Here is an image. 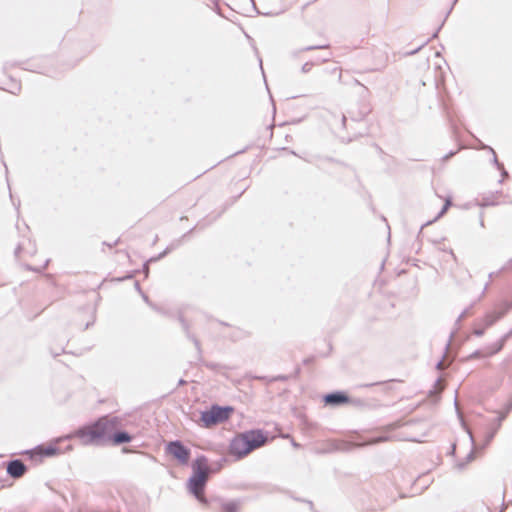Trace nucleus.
I'll return each mask as SVG.
<instances>
[{
	"label": "nucleus",
	"mask_w": 512,
	"mask_h": 512,
	"mask_svg": "<svg viewBox=\"0 0 512 512\" xmlns=\"http://www.w3.org/2000/svg\"><path fill=\"white\" fill-rule=\"evenodd\" d=\"M506 414H507V412H506V413H504V414H500L499 416H497V417L494 419V422H495V423L493 424V426H492V427L497 428V429L499 430V428H500V426H501V424H502V421H503V420L505 419V417H506Z\"/></svg>",
	"instance_id": "obj_29"
},
{
	"label": "nucleus",
	"mask_w": 512,
	"mask_h": 512,
	"mask_svg": "<svg viewBox=\"0 0 512 512\" xmlns=\"http://www.w3.org/2000/svg\"><path fill=\"white\" fill-rule=\"evenodd\" d=\"M461 420V424H462V427L464 428V430L467 432V434L469 435V438H470V441H471V444H472V449L471 451L467 454L465 460L463 461H460L457 463V467L458 469H463L465 468V466L470 463L471 461H473L476 457V451H479V452H482L479 448V446L476 444L475 442V438L472 434V432L470 431V429L464 424L463 420L460 418Z\"/></svg>",
	"instance_id": "obj_11"
},
{
	"label": "nucleus",
	"mask_w": 512,
	"mask_h": 512,
	"mask_svg": "<svg viewBox=\"0 0 512 512\" xmlns=\"http://www.w3.org/2000/svg\"><path fill=\"white\" fill-rule=\"evenodd\" d=\"M402 422L400 420L389 423L385 426H383L380 430L371 432L369 435H367L365 438H363V441L361 443L362 446L367 445H375L382 442H387L392 440V436L390 433L400 427H402Z\"/></svg>",
	"instance_id": "obj_6"
},
{
	"label": "nucleus",
	"mask_w": 512,
	"mask_h": 512,
	"mask_svg": "<svg viewBox=\"0 0 512 512\" xmlns=\"http://www.w3.org/2000/svg\"><path fill=\"white\" fill-rule=\"evenodd\" d=\"M288 379H289L288 375L273 376L270 379V383L275 382V381H287Z\"/></svg>",
	"instance_id": "obj_35"
},
{
	"label": "nucleus",
	"mask_w": 512,
	"mask_h": 512,
	"mask_svg": "<svg viewBox=\"0 0 512 512\" xmlns=\"http://www.w3.org/2000/svg\"><path fill=\"white\" fill-rule=\"evenodd\" d=\"M119 241H120V239H117V240H116L115 242H113V243H108V242L104 241V242H103V245H106V246H108V247H110V248H111V247H113V246L117 245Z\"/></svg>",
	"instance_id": "obj_50"
},
{
	"label": "nucleus",
	"mask_w": 512,
	"mask_h": 512,
	"mask_svg": "<svg viewBox=\"0 0 512 512\" xmlns=\"http://www.w3.org/2000/svg\"><path fill=\"white\" fill-rule=\"evenodd\" d=\"M257 379H259V380H263V381H267V382H270L271 377H268V376H260V377H257Z\"/></svg>",
	"instance_id": "obj_55"
},
{
	"label": "nucleus",
	"mask_w": 512,
	"mask_h": 512,
	"mask_svg": "<svg viewBox=\"0 0 512 512\" xmlns=\"http://www.w3.org/2000/svg\"><path fill=\"white\" fill-rule=\"evenodd\" d=\"M178 321L182 327V330L184 331L186 337L188 339H190L197 352H198V355H202V348H201V344H200V341L197 339V337L195 335H193L191 332H190V326H189V323L187 322V320L183 317L182 314H179L178 315Z\"/></svg>",
	"instance_id": "obj_13"
},
{
	"label": "nucleus",
	"mask_w": 512,
	"mask_h": 512,
	"mask_svg": "<svg viewBox=\"0 0 512 512\" xmlns=\"http://www.w3.org/2000/svg\"><path fill=\"white\" fill-rule=\"evenodd\" d=\"M487 328L488 327H486L485 325L483 327L474 328L472 333L476 337H482L485 334Z\"/></svg>",
	"instance_id": "obj_31"
},
{
	"label": "nucleus",
	"mask_w": 512,
	"mask_h": 512,
	"mask_svg": "<svg viewBox=\"0 0 512 512\" xmlns=\"http://www.w3.org/2000/svg\"><path fill=\"white\" fill-rule=\"evenodd\" d=\"M395 381H397V380L390 379V380H386V381H378V382L363 384L360 387L368 388V387H373V386H378V385H387L388 383L395 382Z\"/></svg>",
	"instance_id": "obj_27"
},
{
	"label": "nucleus",
	"mask_w": 512,
	"mask_h": 512,
	"mask_svg": "<svg viewBox=\"0 0 512 512\" xmlns=\"http://www.w3.org/2000/svg\"><path fill=\"white\" fill-rule=\"evenodd\" d=\"M456 453V443H452L451 444V447H450V450L448 451V455H451V456H454Z\"/></svg>",
	"instance_id": "obj_47"
},
{
	"label": "nucleus",
	"mask_w": 512,
	"mask_h": 512,
	"mask_svg": "<svg viewBox=\"0 0 512 512\" xmlns=\"http://www.w3.org/2000/svg\"><path fill=\"white\" fill-rule=\"evenodd\" d=\"M244 35H245L246 39L248 40L249 44H250V45L252 46V48L254 49L255 53L258 55V50H257V48H256V46H255V41H254V39H253V38L250 36V34H248V33H245Z\"/></svg>",
	"instance_id": "obj_36"
},
{
	"label": "nucleus",
	"mask_w": 512,
	"mask_h": 512,
	"mask_svg": "<svg viewBox=\"0 0 512 512\" xmlns=\"http://www.w3.org/2000/svg\"><path fill=\"white\" fill-rule=\"evenodd\" d=\"M506 314H507V309H503V307H501L499 310L489 312L485 315V317L483 319L484 325L486 327H491L497 321H499L501 318H503Z\"/></svg>",
	"instance_id": "obj_15"
},
{
	"label": "nucleus",
	"mask_w": 512,
	"mask_h": 512,
	"mask_svg": "<svg viewBox=\"0 0 512 512\" xmlns=\"http://www.w3.org/2000/svg\"><path fill=\"white\" fill-rule=\"evenodd\" d=\"M263 14L264 15H277V14H279V12H272V11H270V12H264Z\"/></svg>",
	"instance_id": "obj_64"
},
{
	"label": "nucleus",
	"mask_w": 512,
	"mask_h": 512,
	"mask_svg": "<svg viewBox=\"0 0 512 512\" xmlns=\"http://www.w3.org/2000/svg\"><path fill=\"white\" fill-rule=\"evenodd\" d=\"M479 217H480V220H479V222H480V226H481V227H484L483 212H481V213H480V216H479Z\"/></svg>",
	"instance_id": "obj_59"
},
{
	"label": "nucleus",
	"mask_w": 512,
	"mask_h": 512,
	"mask_svg": "<svg viewBox=\"0 0 512 512\" xmlns=\"http://www.w3.org/2000/svg\"><path fill=\"white\" fill-rule=\"evenodd\" d=\"M454 334H455V332H451L450 337H449V340H448V342H447V343H446V345H445L444 353H443V355H442L441 359H440L439 361H437V363H436V365H435V368H436L437 370H440V369H441V367H442V365H443V360H444L445 354H446V352L448 351V348H449V346H450L451 339H452V337L454 336Z\"/></svg>",
	"instance_id": "obj_25"
},
{
	"label": "nucleus",
	"mask_w": 512,
	"mask_h": 512,
	"mask_svg": "<svg viewBox=\"0 0 512 512\" xmlns=\"http://www.w3.org/2000/svg\"><path fill=\"white\" fill-rule=\"evenodd\" d=\"M164 451L171 456L178 464L187 466L190 463L191 449L181 440H171L165 444Z\"/></svg>",
	"instance_id": "obj_5"
},
{
	"label": "nucleus",
	"mask_w": 512,
	"mask_h": 512,
	"mask_svg": "<svg viewBox=\"0 0 512 512\" xmlns=\"http://www.w3.org/2000/svg\"><path fill=\"white\" fill-rule=\"evenodd\" d=\"M315 64H316L315 61H307V62H305L302 65V67H301V72L304 73V74L310 72Z\"/></svg>",
	"instance_id": "obj_28"
},
{
	"label": "nucleus",
	"mask_w": 512,
	"mask_h": 512,
	"mask_svg": "<svg viewBox=\"0 0 512 512\" xmlns=\"http://www.w3.org/2000/svg\"><path fill=\"white\" fill-rule=\"evenodd\" d=\"M498 429L491 427L485 434L484 442L481 445H478L480 450L483 451L486 449V447L491 443V441L494 439L495 435L497 434Z\"/></svg>",
	"instance_id": "obj_20"
},
{
	"label": "nucleus",
	"mask_w": 512,
	"mask_h": 512,
	"mask_svg": "<svg viewBox=\"0 0 512 512\" xmlns=\"http://www.w3.org/2000/svg\"><path fill=\"white\" fill-rule=\"evenodd\" d=\"M187 382L184 379H179L178 381V387L185 385Z\"/></svg>",
	"instance_id": "obj_60"
},
{
	"label": "nucleus",
	"mask_w": 512,
	"mask_h": 512,
	"mask_svg": "<svg viewBox=\"0 0 512 512\" xmlns=\"http://www.w3.org/2000/svg\"><path fill=\"white\" fill-rule=\"evenodd\" d=\"M322 401L325 406L339 407L350 403L351 397L347 392L342 390L332 391L322 396Z\"/></svg>",
	"instance_id": "obj_9"
},
{
	"label": "nucleus",
	"mask_w": 512,
	"mask_h": 512,
	"mask_svg": "<svg viewBox=\"0 0 512 512\" xmlns=\"http://www.w3.org/2000/svg\"><path fill=\"white\" fill-rule=\"evenodd\" d=\"M349 404L360 407V406L364 405V400H362L360 398H351V401Z\"/></svg>",
	"instance_id": "obj_38"
},
{
	"label": "nucleus",
	"mask_w": 512,
	"mask_h": 512,
	"mask_svg": "<svg viewBox=\"0 0 512 512\" xmlns=\"http://www.w3.org/2000/svg\"><path fill=\"white\" fill-rule=\"evenodd\" d=\"M315 360H316V357L314 355H312V356L304 358L302 363L304 365H311L315 362Z\"/></svg>",
	"instance_id": "obj_39"
},
{
	"label": "nucleus",
	"mask_w": 512,
	"mask_h": 512,
	"mask_svg": "<svg viewBox=\"0 0 512 512\" xmlns=\"http://www.w3.org/2000/svg\"><path fill=\"white\" fill-rule=\"evenodd\" d=\"M507 341L508 340L502 335L496 342L489 344V347L492 349V353L498 354L502 351Z\"/></svg>",
	"instance_id": "obj_21"
},
{
	"label": "nucleus",
	"mask_w": 512,
	"mask_h": 512,
	"mask_svg": "<svg viewBox=\"0 0 512 512\" xmlns=\"http://www.w3.org/2000/svg\"><path fill=\"white\" fill-rule=\"evenodd\" d=\"M153 310L157 311L158 313H164L163 310L161 308H159L157 305H155L153 302H152V306H150Z\"/></svg>",
	"instance_id": "obj_51"
},
{
	"label": "nucleus",
	"mask_w": 512,
	"mask_h": 512,
	"mask_svg": "<svg viewBox=\"0 0 512 512\" xmlns=\"http://www.w3.org/2000/svg\"><path fill=\"white\" fill-rule=\"evenodd\" d=\"M506 410H507V413H509V411L512 410V397H511V400L509 401V403L506 406Z\"/></svg>",
	"instance_id": "obj_57"
},
{
	"label": "nucleus",
	"mask_w": 512,
	"mask_h": 512,
	"mask_svg": "<svg viewBox=\"0 0 512 512\" xmlns=\"http://www.w3.org/2000/svg\"><path fill=\"white\" fill-rule=\"evenodd\" d=\"M119 424L120 420L118 417L109 418L108 442L111 441L115 446L131 443L133 436L128 431L115 430Z\"/></svg>",
	"instance_id": "obj_7"
},
{
	"label": "nucleus",
	"mask_w": 512,
	"mask_h": 512,
	"mask_svg": "<svg viewBox=\"0 0 512 512\" xmlns=\"http://www.w3.org/2000/svg\"><path fill=\"white\" fill-rule=\"evenodd\" d=\"M296 501H299V502H305L309 505V508L311 511H314V504L312 501L310 500H305V499H301V498H295Z\"/></svg>",
	"instance_id": "obj_43"
},
{
	"label": "nucleus",
	"mask_w": 512,
	"mask_h": 512,
	"mask_svg": "<svg viewBox=\"0 0 512 512\" xmlns=\"http://www.w3.org/2000/svg\"><path fill=\"white\" fill-rule=\"evenodd\" d=\"M26 453L32 460H42L43 458L60 455L62 451L57 443L50 442L47 445H37L36 447L27 450Z\"/></svg>",
	"instance_id": "obj_8"
},
{
	"label": "nucleus",
	"mask_w": 512,
	"mask_h": 512,
	"mask_svg": "<svg viewBox=\"0 0 512 512\" xmlns=\"http://www.w3.org/2000/svg\"><path fill=\"white\" fill-rule=\"evenodd\" d=\"M6 471L11 478L17 479L28 471V467L21 459H12L7 462Z\"/></svg>",
	"instance_id": "obj_10"
},
{
	"label": "nucleus",
	"mask_w": 512,
	"mask_h": 512,
	"mask_svg": "<svg viewBox=\"0 0 512 512\" xmlns=\"http://www.w3.org/2000/svg\"><path fill=\"white\" fill-rule=\"evenodd\" d=\"M482 358H486L484 350L477 349L474 352H472L471 354H469L468 356H466L465 358H463L462 361H470L472 359H482Z\"/></svg>",
	"instance_id": "obj_24"
},
{
	"label": "nucleus",
	"mask_w": 512,
	"mask_h": 512,
	"mask_svg": "<svg viewBox=\"0 0 512 512\" xmlns=\"http://www.w3.org/2000/svg\"><path fill=\"white\" fill-rule=\"evenodd\" d=\"M196 227L190 229L188 232H186L185 234H183L182 236V239H184L185 237H187Z\"/></svg>",
	"instance_id": "obj_62"
},
{
	"label": "nucleus",
	"mask_w": 512,
	"mask_h": 512,
	"mask_svg": "<svg viewBox=\"0 0 512 512\" xmlns=\"http://www.w3.org/2000/svg\"><path fill=\"white\" fill-rule=\"evenodd\" d=\"M452 204H453L452 198L451 197L446 198L441 210L438 212L437 216L434 218L433 221L440 219L447 212V210L452 206Z\"/></svg>",
	"instance_id": "obj_23"
},
{
	"label": "nucleus",
	"mask_w": 512,
	"mask_h": 512,
	"mask_svg": "<svg viewBox=\"0 0 512 512\" xmlns=\"http://www.w3.org/2000/svg\"><path fill=\"white\" fill-rule=\"evenodd\" d=\"M22 251V246L19 244L14 251L15 256H18Z\"/></svg>",
	"instance_id": "obj_52"
},
{
	"label": "nucleus",
	"mask_w": 512,
	"mask_h": 512,
	"mask_svg": "<svg viewBox=\"0 0 512 512\" xmlns=\"http://www.w3.org/2000/svg\"><path fill=\"white\" fill-rule=\"evenodd\" d=\"M109 426V418L100 417L94 422L79 427L73 437L85 446H102L108 442Z\"/></svg>",
	"instance_id": "obj_3"
},
{
	"label": "nucleus",
	"mask_w": 512,
	"mask_h": 512,
	"mask_svg": "<svg viewBox=\"0 0 512 512\" xmlns=\"http://www.w3.org/2000/svg\"><path fill=\"white\" fill-rule=\"evenodd\" d=\"M142 299L147 303L149 306H152V302L150 301L148 295L145 292H142L141 294Z\"/></svg>",
	"instance_id": "obj_45"
},
{
	"label": "nucleus",
	"mask_w": 512,
	"mask_h": 512,
	"mask_svg": "<svg viewBox=\"0 0 512 512\" xmlns=\"http://www.w3.org/2000/svg\"><path fill=\"white\" fill-rule=\"evenodd\" d=\"M199 360L201 362V364L206 367L207 369L215 372V373H219L221 370H230L232 369L231 367L227 366V365H224V364H220V363H216V362H212V361H207V360H204L201 355H199Z\"/></svg>",
	"instance_id": "obj_18"
},
{
	"label": "nucleus",
	"mask_w": 512,
	"mask_h": 512,
	"mask_svg": "<svg viewBox=\"0 0 512 512\" xmlns=\"http://www.w3.org/2000/svg\"><path fill=\"white\" fill-rule=\"evenodd\" d=\"M507 508V504L505 503V490L503 491V495H502V505H501V509L499 512H504Z\"/></svg>",
	"instance_id": "obj_46"
},
{
	"label": "nucleus",
	"mask_w": 512,
	"mask_h": 512,
	"mask_svg": "<svg viewBox=\"0 0 512 512\" xmlns=\"http://www.w3.org/2000/svg\"><path fill=\"white\" fill-rule=\"evenodd\" d=\"M480 147H481L482 149H486V150H488V151L492 154V160H491V162H492V164H493L497 169H498L500 166L502 167L503 163H502V162H500V161L498 160L497 154H496L495 150H494L491 146H488V145H486V144H484V143H481V144H480Z\"/></svg>",
	"instance_id": "obj_22"
},
{
	"label": "nucleus",
	"mask_w": 512,
	"mask_h": 512,
	"mask_svg": "<svg viewBox=\"0 0 512 512\" xmlns=\"http://www.w3.org/2000/svg\"><path fill=\"white\" fill-rule=\"evenodd\" d=\"M328 47H329V44L310 45V46L301 48L299 50V52L311 51V50H316V49H327Z\"/></svg>",
	"instance_id": "obj_26"
},
{
	"label": "nucleus",
	"mask_w": 512,
	"mask_h": 512,
	"mask_svg": "<svg viewBox=\"0 0 512 512\" xmlns=\"http://www.w3.org/2000/svg\"><path fill=\"white\" fill-rule=\"evenodd\" d=\"M498 170L500 171L502 178L508 177L509 174L508 171L505 169L504 165H502V167L500 166Z\"/></svg>",
	"instance_id": "obj_44"
},
{
	"label": "nucleus",
	"mask_w": 512,
	"mask_h": 512,
	"mask_svg": "<svg viewBox=\"0 0 512 512\" xmlns=\"http://www.w3.org/2000/svg\"><path fill=\"white\" fill-rule=\"evenodd\" d=\"M49 262H50V260H49V259H47V260L45 261V263H44L43 267H41V268L33 267V266H31V265H27V269H28V270H31V271H34V272H41L42 270H44V269H46V268H47V266H48Z\"/></svg>",
	"instance_id": "obj_33"
},
{
	"label": "nucleus",
	"mask_w": 512,
	"mask_h": 512,
	"mask_svg": "<svg viewBox=\"0 0 512 512\" xmlns=\"http://www.w3.org/2000/svg\"><path fill=\"white\" fill-rule=\"evenodd\" d=\"M438 34H432L431 38H423L418 39L415 42H411L408 46H405L401 49L400 53L403 56H412L416 53H418L423 47L426 46V44L432 39L437 37Z\"/></svg>",
	"instance_id": "obj_12"
},
{
	"label": "nucleus",
	"mask_w": 512,
	"mask_h": 512,
	"mask_svg": "<svg viewBox=\"0 0 512 512\" xmlns=\"http://www.w3.org/2000/svg\"><path fill=\"white\" fill-rule=\"evenodd\" d=\"M300 372H301V368H300L299 366H298V367H296L294 374H295L296 376H298V375L300 374Z\"/></svg>",
	"instance_id": "obj_63"
},
{
	"label": "nucleus",
	"mask_w": 512,
	"mask_h": 512,
	"mask_svg": "<svg viewBox=\"0 0 512 512\" xmlns=\"http://www.w3.org/2000/svg\"><path fill=\"white\" fill-rule=\"evenodd\" d=\"M180 244V240L177 241L176 244L172 243L170 244L169 246H167L165 248V250H163L162 252H160L158 255H155V256H152L150 257L148 260H146L144 262V267L151 264V263H155L161 259H163L166 255H168L173 249H175L178 245Z\"/></svg>",
	"instance_id": "obj_17"
},
{
	"label": "nucleus",
	"mask_w": 512,
	"mask_h": 512,
	"mask_svg": "<svg viewBox=\"0 0 512 512\" xmlns=\"http://www.w3.org/2000/svg\"><path fill=\"white\" fill-rule=\"evenodd\" d=\"M512 265V258L509 259V261L507 262V264L505 266H503L500 271H503L505 269H507L508 267H510Z\"/></svg>",
	"instance_id": "obj_54"
},
{
	"label": "nucleus",
	"mask_w": 512,
	"mask_h": 512,
	"mask_svg": "<svg viewBox=\"0 0 512 512\" xmlns=\"http://www.w3.org/2000/svg\"><path fill=\"white\" fill-rule=\"evenodd\" d=\"M502 307H503V309H507V313H508L512 309V301L505 302Z\"/></svg>",
	"instance_id": "obj_49"
},
{
	"label": "nucleus",
	"mask_w": 512,
	"mask_h": 512,
	"mask_svg": "<svg viewBox=\"0 0 512 512\" xmlns=\"http://www.w3.org/2000/svg\"><path fill=\"white\" fill-rule=\"evenodd\" d=\"M134 287H135L136 291H137L139 294H141L142 292H144V291L142 290L141 286H140L139 281H135V282H134Z\"/></svg>",
	"instance_id": "obj_48"
},
{
	"label": "nucleus",
	"mask_w": 512,
	"mask_h": 512,
	"mask_svg": "<svg viewBox=\"0 0 512 512\" xmlns=\"http://www.w3.org/2000/svg\"><path fill=\"white\" fill-rule=\"evenodd\" d=\"M240 502L238 500H230L221 503L220 512H239Z\"/></svg>",
	"instance_id": "obj_19"
},
{
	"label": "nucleus",
	"mask_w": 512,
	"mask_h": 512,
	"mask_svg": "<svg viewBox=\"0 0 512 512\" xmlns=\"http://www.w3.org/2000/svg\"><path fill=\"white\" fill-rule=\"evenodd\" d=\"M143 271H144L145 275L147 276L149 273V265H147L145 267L143 266Z\"/></svg>",
	"instance_id": "obj_61"
},
{
	"label": "nucleus",
	"mask_w": 512,
	"mask_h": 512,
	"mask_svg": "<svg viewBox=\"0 0 512 512\" xmlns=\"http://www.w3.org/2000/svg\"><path fill=\"white\" fill-rule=\"evenodd\" d=\"M331 57V53H326V54H323V56L321 58H318L315 62L316 64L319 63V62H326L330 59Z\"/></svg>",
	"instance_id": "obj_42"
},
{
	"label": "nucleus",
	"mask_w": 512,
	"mask_h": 512,
	"mask_svg": "<svg viewBox=\"0 0 512 512\" xmlns=\"http://www.w3.org/2000/svg\"><path fill=\"white\" fill-rule=\"evenodd\" d=\"M352 131H353V137H348L346 140L347 143L351 142L354 138L363 136L365 134V132L367 131V128H364V131H357L356 129H354Z\"/></svg>",
	"instance_id": "obj_30"
},
{
	"label": "nucleus",
	"mask_w": 512,
	"mask_h": 512,
	"mask_svg": "<svg viewBox=\"0 0 512 512\" xmlns=\"http://www.w3.org/2000/svg\"><path fill=\"white\" fill-rule=\"evenodd\" d=\"M227 462L226 457H221L217 461L209 464L208 457L204 454H199L191 463L192 473L187 479L186 486L188 492L195 497V499L204 505L208 504V500L204 493L206 490L208 473L219 472Z\"/></svg>",
	"instance_id": "obj_1"
},
{
	"label": "nucleus",
	"mask_w": 512,
	"mask_h": 512,
	"mask_svg": "<svg viewBox=\"0 0 512 512\" xmlns=\"http://www.w3.org/2000/svg\"><path fill=\"white\" fill-rule=\"evenodd\" d=\"M367 111H360L357 115H345L343 114L342 115V118H341V122H342V126L349 130H354L355 128L352 126V124H359L361 123L364 118L366 117L367 115Z\"/></svg>",
	"instance_id": "obj_14"
},
{
	"label": "nucleus",
	"mask_w": 512,
	"mask_h": 512,
	"mask_svg": "<svg viewBox=\"0 0 512 512\" xmlns=\"http://www.w3.org/2000/svg\"><path fill=\"white\" fill-rule=\"evenodd\" d=\"M233 412L234 408L232 406L212 404L209 409H206L200 413L201 425L205 428H209L214 425L223 423L230 418Z\"/></svg>",
	"instance_id": "obj_4"
},
{
	"label": "nucleus",
	"mask_w": 512,
	"mask_h": 512,
	"mask_svg": "<svg viewBox=\"0 0 512 512\" xmlns=\"http://www.w3.org/2000/svg\"><path fill=\"white\" fill-rule=\"evenodd\" d=\"M483 350H484L486 358L496 355L495 353H492V349L489 347V345L485 346L483 348Z\"/></svg>",
	"instance_id": "obj_41"
},
{
	"label": "nucleus",
	"mask_w": 512,
	"mask_h": 512,
	"mask_svg": "<svg viewBox=\"0 0 512 512\" xmlns=\"http://www.w3.org/2000/svg\"><path fill=\"white\" fill-rule=\"evenodd\" d=\"M268 439V432L263 429L256 428L246 430L235 435L229 444V453L236 460L245 458L254 450L263 446Z\"/></svg>",
	"instance_id": "obj_2"
},
{
	"label": "nucleus",
	"mask_w": 512,
	"mask_h": 512,
	"mask_svg": "<svg viewBox=\"0 0 512 512\" xmlns=\"http://www.w3.org/2000/svg\"><path fill=\"white\" fill-rule=\"evenodd\" d=\"M504 338H506L507 340H509L511 337H512V328L506 332L505 334H503Z\"/></svg>",
	"instance_id": "obj_53"
},
{
	"label": "nucleus",
	"mask_w": 512,
	"mask_h": 512,
	"mask_svg": "<svg viewBox=\"0 0 512 512\" xmlns=\"http://www.w3.org/2000/svg\"><path fill=\"white\" fill-rule=\"evenodd\" d=\"M458 152V150H450L447 154H445L443 157H442V161L445 162L447 160H449L450 158H452L454 155H456V153Z\"/></svg>",
	"instance_id": "obj_37"
},
{
	"label": "nucleus",
	"mask_w": 512,
	"mask_h": 512,
	"mask_svg": "<svg viewBox=\"0 0 512 512\" xmlns=\"http://www.w3.org/2000/svg\"><path fill=\"white\" fill-rule=\"evenodd\" d=\"M10 198H11V200H12V202H13L14 206H15V207H16V209L18 210V208H19V206H20V201L18 200V203L16 204V203L14 202V198H13V195H12L11 193H10Z\"/></svg>",
	"instance_id": "obj_56"
},
{
	"label": "nucleus",
	"mask_w": 512,
	"mask_h": 512,
	"mask_svg": "<svg viewBox=\"0 0 512 512\" xmlns=\"http://www.w3.org/2000/svg\"><path fill=\"white\" fill-rule=\"evenodd\" d=\"M136 273H137V271L129 272V273H127L125 276H122V277H118V278H116V279H115V281H117V282H123V281H125V280L132 279V278L135 276V274H136Z\"/></svg>",
	"instance_id": "obj_32"
},
{
	"label": "nucleus",
	"mask_w": 512,
	"mask_h": 512,
	"mask_svg": "<svg viewBox=\"0 0 512 512\" xmlns=\"http://www.w3.org/2000/svg\"><path fill=\"white\" fill-rule=\"evenodd\" d=\"M469 313V308H466L462 311V313L458 316V318L456 319L455 321V325L459 326L460 325V322L462 321L463 318H465Z\"/></svg>",
	"instance_id": "obj_34"
},
{
	"label": "nucleus",
	"mask_w": 512,
	"mask_h": 512,
	"mask_svg": "<svg viewBox=\"0 0 512 512\" xmlns=\"http://www.w3.org/2000/svg\"><path fill=\"white\" fill-rule=\"evenodd\" d=\"M502 195H503L502 191H496V192H492L487 195H484L481 199V202L479 203V206H481V207L496 206L499 204L497 199Z\"/></svg>",
	"instance_id": "obj_16"
},
{
	"label": "nucleus",
	"mask_w": 512,
	"mask_h": 512,
	"mask_svg": "<svg viewBox=\"0 0 512 512\" xmlns=\"http://www.w3.org/2000/svg\"><path fill=\"white\" fill-rule=\"evenodd\" d=\"M291 444L294 448H299L301 447V445L299 443H297L294 439H291Z\"/></svg>",
	"instance_id": "obj_58"
},
{
	"label": "nucleus",
	"mask_w": 512,
	"mask_h": 512,
	"mask_svg": "<svg viewBox=\"0 0 512 512\" xmlns=\"http://www.w3.org/2000/svg\"><path fill=\"white\" fill-rule=\"evenodd\" d=\"M50 353H51V355H52L54 358H56V357H58L59 355H61V354H63V353H66V350H65V348H64V347H62V348L59 350V352H55V350L51 348V349H50Z\"/></svg>",
	"instance_id": "obj_40"
}]
</instances>
